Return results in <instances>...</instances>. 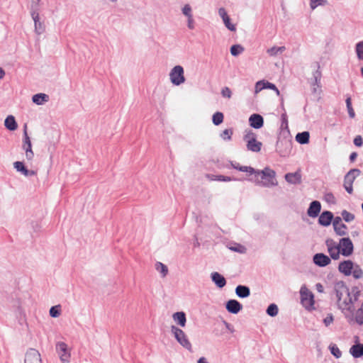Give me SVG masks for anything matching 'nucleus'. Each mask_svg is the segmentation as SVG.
<instances>
[{
    "label": "nucleus",
    "mask_w": 363,
    "mask_h": 363,
    "mask_svg": "<svg viewBox=\"0 0 363 363\" xmlns=\"http://www.w3.org/2000/svg\"><path fill=\"white\" fill-rule=\"evenodd\" d=\"M233 168L240 172H247L250 177L247 181L255 183L257 186L264 187H272L277 185L276 179V172L269 167H264L262 170L255 169L250 166H241L238 163L234 164L230 161Z\"/></svg>",
    "instance_id": "f257e3e1"
},
{
    "label": "nucleus",
    "mask_w": 363,
    "mask_h": 363,
    "mask_svg": "<svg viewBox=\"0 0 363 363\" xmlns=\"http://www.w3.org/2000/svg\"><path fill=\"white\" fill-rule=\"evenodd\" d=\"M341 311L350 324L356 323L359 325H363V305H361L360 308H358L355 313L354 307L344 308Z\"/></svg>",
    "instance_id": "f03ea898"
},
{
    "label": "nucleus",
    "mask_w": 363,
    "mask_h": 363,
    "mask_svg": "<svg viewBox=\"0 0 363 363\" xmlns=\"http://www.w3.org/2000/svg\"><path fill=\"white\" fill-rule=\"evenodd\" d=\"M171 333L174 335L177 341L189 351L192 350V345L185 333L175 325L171 326Z\"/></svg>",
    "instance_id": "7ed1b4c3"
},
{
    "label": "nucleus",
    "mask_w": 363,
    "mask_h": 363,
    "mask_svg": "<svg viewBox=\"0 0 363 363\" xmlns=\"http://www.w3.org/2000/svg\"><path fill=\"white\" fill-rule=\"evenodd\" d=\"M361 174V171L359 169H350L344 177V184L343 186L346 191L352 194L353 192V182L355 179L359 176Z\"/></svg>",
    "instance_id": "20e7f679"
},
{
    "label": "nucleus",
    "mask_w": 363,
    "mask_h": 363,
    "mask_svg": "<svg viewBox=\"0 0 363 363\" xmlns=\"http://www.w3.org/2000/svg\"><path fill=\"white\" fill-rule=\"evenodd\" d=\"M300 295L301 303L306 308V309H312L315 303L314 296L313 293L310 291L305 285H303L300 289Z\"/></svg>",
    "instance_id": "39448f33"
},
{
    "label": "nucleus",
    "mask_w": 363,
    "mask_h": 363,
    "mask_svg": "<svg viewBox=\"0 0 363 363\" xmlns=\"http://www.w3.org/2000/svg\"><path fill=\"white\" fill-rule=\"evenodd\" d=\"M184 68L181 65L174 66L170 73L169 77L172 84L179 86L185 82Z\"/></svg>",
    "instance_id": "423d86ee"
},
{
    "label": "nucleus",
    "mask_w": 363,
    "mask_h": 363,
    "mask_svg": "<svg viewBox=\"0 0 363 363\" xmlns=\"http://www.w3.org/2000/svg\"><path fill=\"white\" fill-rule=\"evenodd\" d=\"M276 149L280 156L284 157L288 155L292 149L291 140L286 138L281 139L279 137L276 145Z\"/></svg>",
    "instance_id": "0eeeda50"
},
{
    "label": "nucleus",
    "mask_w": 363,
    "mask_h": 363,
    "mask_svg": "<svg viewBox=\"0 0 363 363\" xmlns=\"http://www.w3.org/2000/svg\"><path fill=\"white\" fill-rule=\"evenodd\" d=\"M334 291L337 298V308L340 309V306L342 304L341 301L343 294L346 293L347 296H350L349 288L347 286L343 281H339L335 283L334 286Z\"/></svg>",
    "instance_id": "6e6552de"
},
{
    "label": "nucleus",
    "mask_w": 363,
    "mask_h": 363,
    "mask_svg": "<svg viewBox=\"0 0 363 363\" xmlns=\"http://www.w3.org/2000/svg\"><path fill=\"white\" fill-rule=\"evenodd\" d=\"M338 247L340 250L342 255L345 257L350 256L354 251V245L350 238H342L340 240Z\"/></svg>",
    "instance_id": "1a4fd4ad"
},
{
    "label": "nucleus",
    "mask_w": 363,
    "mask_h": 363,
    "mask_svg": "<svg viewBox=\"0 0 363 363\" xmlns=\"http://www.w3.org/2000/svg\"><path fill=\"white\" fill-rule=\"evenodd\" d=\"M55 349L59 354L61 362L68 363L70 361V352L69 351L67 345L64 342H58L56 343Z\"/></svg>",
    "instance_id": "9d476101"
},
{
    "label": "nucleus",
    "mask_w": 363,
    "mask_h": 363,
    "mask_svg": "<svg viewBox=\"0 0 363 363\" xmlns=\"http://www.w3.org/2000/svg\"><path fill=\"white\" fill-rule=\"evenodd\" d=\"M25 363H42L40 354L33 348H30L26 353Z\"/></svg>",
    "instance_id": "9b49d317"
},
{
    "label": "nucleus",
    "mask_w": 363,
    "mask_h": 363,
    "mask_svg": "<svg viewBox=\"0 0 363 363\" xmlns=\"http://www.w3.org/2000/svg\"><path fill=\"white\" fill-rule=\"evenodd\" d=\"M313 263L320 267H325L330 264L331 258L324 253H316L313 257Z\"/></svg>",
    "instance_id": "f8f14e48"
},
{
    "label": "nucleus",
    "mask_w": 363,
    "mask_h": 363,
    "mask_svg": "<svg viewBox=\"0 0 363 363\" xmlns=\"http://www.w3.org/2000/svg\"><path fill=\"white\" fill-rule=\"evenodd\" d=\"M334 219V215L331 211H324L319 216L318 222L320 225L327 227L333 223Z\"/></svg>",
    "instance_id": "ddd939ff"
},
{
    "label": "nucleus",
    "mask_w": 363,
    "mask_h": 363,
    "mask_svg": "<svg viewBox=\"0 0 363 363\" xmlns=\"http://www.w3.org/2000/svg\"><path fill=\"white\" fill-rule=\"evenodd\" d=\"M333 225L334 230L337 235L344 236L347 235L346 230L347 227L345 223H342V218L340 216L335 217Z\"/></svg>",
    "instance_id": "4468645a"
},
{
    "label": "nucleus",
    "mask_w": 363,
    "mask_h": 363,
    "mask_svg": "<svg viewBox=\"0 0 363 363\" xmlns=\"http://www.w3.org/2000/svg\"><path fill=\"white\" fill-rule=\"evenodd\" d=\"M354 264V263L350 259L344 260L339 263L338 270L344 275L350 276L352 274Z\"/></svg>",
    "instance_id": "2eb2a0df"
},
{
    "label": "nucleus",
    "mask_w": 363,
    "mask_h": 363,
    "mask_svg": "<svg viewBox=\"0 0 363 363\" xmlns=\"http://www.w3.org/2000/svg\"><path fill=\"white\" fill-rule=\"evenodd\" d=\"M225 308L230 313L238 314L242 309V305L235 299H230L225 303Z\"/></svg>",
    "instance_id": "dca6fc26"
},
{
    "label": "nucleus",
    "mask_w": 363,
    "mask_h": 363,
    "mask_svg": "<svg viewBox=\"0 0 363 363\" xmlns=\"http://www.w3.org/2000/svg\"><path fill=\"white\" fill-rule=\"evenodd\" d=\"M250 125L255 129H259L264 125V118L258 113H253L249 118Z\"/></svg>",
    "instance_id": "f3484780"
},
{
    "label": "nucleus",
    "mask_w": 363,
    "mask_h": 363,
    "mask_svg": "<svg viewBox=\"0 0 363 363\" xmlns=\"http://www.w3.org/2000/svg\"><path fill=\"white\" fill-rule=\"evenodd\" d=\"M262 89H269L270 90H274L276 92L277 95H278V96L280 95V91L278 89V88L276 86V85L274 84H272L267 81L262 80V81H259L256 83V85H255L256 92L262 90Z\"/></svg>",
    "instance_id": "a211bd4d"
},
{
    "label": "nucleus",
    "mask_w": 363,
    "mask_h": 363,
    "mask_svg": "<svg viewBox=\"0 0 363 363\" xmlns=\"http://www.w3.org/2000/svg\"><path fill=\"white\" fill-rule=\"evenodd\" d=\"M321 211V204L318 201H313L307 210V214L311 218H316L318 216Z\"/></svg>",
    "instance_id": "6ab92c4d"
},
{
    "label": "nucleus",
    "mask_w": 363,
    "mask_h": 363,
    "mask_svg": "<svg viewBox=\"0 0 363 363\" xmlns=\"http://www.w3.org/2000/svg\"><path fill=\"white\" fill-rule=\"evenodd\" d=\"M360 294L361 293L352 294H350V296H347V298L342 301V304L341 306H340V310L348 307L353 308L354 303L358 301Z\"/></svg>",
    "instance_id": "aec40b11"
},
{
    "label": "nucleus",
    "mask_w": 363,
    "mask_h": 363,
    "mask_svg": "<svg viewBox=\"0 0 363 363\" xmlns=\"http://www.w3.org/2000/svg\"><path fill=\"white\" fill-rule=\"evenodd\" d=\"M211 279L218 288L222 289L226 285L225 278L217 272L211 274Z\"/></svg>",
    "instance_id": "412c9836"
},
{
    "label": "nucleus",
    "mask_w": 363,
    "mask_h": 363,
    "mask_svg": "<svg viewBox=\"0 0 363 363\" xmlns=\"http://www.w3.org/2000/svg\"><path fill=\"white\" fill-rule=\"evenodd\" d=\"M284 178L288 183L291 184H300L302 182L300 171H296L294 173H287L285 174Z\"/></svg>",
    "instance_id": "4be33fe9"
},
{
    "label": "nucleus",
    "mask_w": 363,
    "mask_h": 363,
    "mask_svg": "<svg viewBox=\"0 0 363 363\" xmlns=\"http://www.w3.org/2000/svg\"><path fill=\"white\" fill-rule=\"evenodd\" d=\"M30 15L34 21L35 33L38 35L42 34L45 31V26L43 23L40 21L39 13H35L34 11L33 13H31Z\"/></svg>",
    "instance_id": "5701e85b"
},
{
    "label": "nucleus",
    "mask_w": 363,
    "mask_h": 363,
    "mask_svg": "<svg viewBox=\"0 0 363 363\" xmlns=\"http://www.w3.org/2000/svg\"><path fill=\"white\" fill-rule=\"evenodd\" d=\"M235 294L240 298H245L250 296V289L245 285H238L235 288Z\"/></svg>",
    "instance_id": "b1692460"
},
{
    "label": "nucleus",
    "mask_w": 363,
    "mask_h": 363,
    "mask_svg": "<svg viewBox=\"0 0 363 363\" xmlns=\"http://www.w3.org/2000/svg\"><path fill=\"white\" fill-rule=\"evenodd\" d=\"M262 143L256 138H252L247 141V148L252 152H258L261 150Z\"/></svg>",
    "instance_id": "393cba45"
},
{
    "label": "nucleus",
    "mask_w": 363,
    "mask_h": 363,
    "mask_svg": "<svg viewBox=\"0 0 363 363\" xmlns=\"http://www.w3.org/2000/svg\"><path fill=\"white\" fill-rule=\"evenodd\" d=\"M350 353L354 358H359L363 356V344L357 343L350 349Z\"/></svg>",
    "instance_id": "a878e982"
},
{
    "label": "nucleus",
    "mask_w": 363,
    "mask_h": 363,
    "mask_svg": "<svg viewBox=\"0 0 363 363\" xmlns=\"http://www.w3.org/2000/svg\"><path fill=\"white\" fill-rule=\"evenodd\" d=\"M317 67V69L313 74V81L311 82V86H316L317 87L320 86V80L322 77V74L320 70V65L318 62L315 63Z\"/></svg>",
    "instance_id": "bb28decb"
},
{
    "label": "nucleus",
    "mask_w": 363,
    "mask_h": 363,
    "mask_svg": "<svg viewBox=\"0 0 363 363\" xmlns=\"http://www.w3.org/2000/svg\"><path fill=\"white\" fill-rule=\"evenodd\" d=\"M174 320L181 327H184L186 323V313L183 311L176 312L172 315Z\"/></svg>",
    "instance_id": "cd10ccee"
},
{
    "label": "nucleus",
    "mask_w": 363,
    "mask_h": 363,
    "mask_svg": "<svg viewBox=\"0 0 363 363\" xmlns=\"http://www.w3.org/2000/svg\"><path fill=\"white\" fill-rule=\"evenodd\" d=\"M5 127L13 131L17 129L18 124L13 116L9 115L8 116L4 121Z\"/></svg>",
    "instance_id": "c85d7f7f"
},
{
    "label": "nucleus",
    "mask_w": 363,
    "mask_h": 363,
    "mask_svg": "<svg viewBox=\"0 0 363 363\" xmlns=\"http://www.w3.org/2000/svg\"><path fill=\"white\" fill-rule=\"evenodd\" d=\"M32 101L37 105H42L49 101V96L44 93L36 94L33 96Z\"/></svg>",
    "instance_id": "c756f323"
},
{
    "label": "nucleus",
    "mask_w": 363,
    "mask_h": 363,
    "mask_svg": "<svg viewBox=\"0 0 363 363\" xmlns=\"http://www.w3.org/2000/svg\"><path fill=\"white\" fill-rule=\"evenodd\" d=\"M296 140L301 145L308 144L310 141V134L308 131L298 133L296 135Z\"/></svg>",
    "instance_id": "7c9ffc66"
},
{
    "label": "nucleus",
    "mask_w": 363,
    "mask_h": 363,
    "mask_svg": "<svg viewBox=\"0 0 363 363\" xmlns=\"http://www.w3.org/2000/svg\"><path fill=\"white\" fill-rule=\"evenodd\" d=\"M22 148L25 150L26 149H31L32 144L27 132V125L25 124L23 126V138Z\"/></svg>",
    "instance_id": "2f4dec72"
},
{
    "label": "nucleus",
    "mask_w": 363,
    "mask_h": 363,
    "mask_svg": "<svg viewBox=\"0 0 363 363\" xmlns=\"http://www.w3.org/2000/svg\"><path fill=\"white\" fill-rule=\"evenodd\" d=\"M281 123L280 129L283 131V134L287 133V135L290 134L289 125H288V116L286 112L284 111L282 113L281 116Z\"/></svg>",
    "instance_id": "473e14b6"
},
{
    "label": "nucleus",
    "mask_w": 363,
    "mask_h": 363,
    "mask_svg": "<svg viewBox=\"0 0 363 363\" xmlns=\"http://www.w3.org/2000/svg\"><path fill=\"white\" fill-rule=\"evenodd\" d=\"M208 177L211 179V180L213 181H219V182H230V181H238L240 180L239 179H237L235 177H231L224 175H213V174H208Z\"/></svg>",
    "instance_id": "72a5a7b5"
},
{
    "label": "nucleus",
    "mask_w": 363,
    "mask_h": 363,
    "mask_svg": "<svg viewBox=\"0 0 363 363\" xmlns=\"http://www.w3.org/2000/svg\"><path fill=\"white\" fill-rule=\"evenodd\" d=\"M285 50H286L285 46H280V47L273 46L272 48L267 49V54H269V56L274 57V56L281 54Z\"/></svg>",
    "instance_id": "f704fd0d"
},
{
    "label": "nucleus",
    "mask_w": 363,
    "mask_h": 363,
    "mask_svg": "<svg viewBox=\"0 0 363 363\" xmlns=\"http://www.w3.org/2000/svg\"><path fill=\"white\" fill-rule=\"evenodd\" d=\"M224 115L222 112L217 111L212 116V122L215 125H219L223 122Z\"/></svg>",
    "instance_id": "c9c22d12"
},
{
    "label": "nucleus",
    "mask_w": 363,
    "mask_h": 363,
    "mask_svg": "<svg viewBox=\"0 0 363 363\" xmlns=\"http://www.w3.org/2000/svg\"><path fill=\"white\" fill-rule=\"evenodd\" d=\"M155 269L159 272L162 277H165L168 274L167 267L160 262H157L155 264Z\"/></svg>",
    "instance_id": "e433bc0d"
},
{
    "label": "nucleus",
    "mask_w": 363,
    "mask_h": 363,
    "mask_svg": "<svg viewBox=\"0 0 363 363\" xmlns=\"http://www.w3.org/2000/svg\"><path fill=\"white\" fill-rule=\"evenodd\" d=\"M230 53L233 56H238L244 51V48L239 44L233 45L230 47Z\"/></svg>",
    "instance_id": "4c0bfd02"
},
{
    "label": "nucleus",
    "mask_w": 363,
    "mask_h": 363,
    "mask_svg": "<svg viewBox=\"0 0 363 363\" xmlns=\"http://www.w3.org/2000/svg\"><path fill=\"white\" fill-rule=\"evenodd\" d=\"M279 308L275 303H271L269 305L266 310V313L271 317H274L278 314Z\"/></svg>",
    "instance_id": "58836bf2"
},
{
    "label": "nucleus",
    "mask_w": 363,
    "mask_h": 363,
    "mask_svg": "<svg viewBox=\"0 0 363 363\" xmlns=\"http://www.w3.org/2000/svg\"><path fill=\"white\" fill-rule=\"evenodd\" d=\"M345 103L350 118H354L355 117V112L352 108V100L350 96L347 97Z\"/></svg>",
    "instance_id": "ea45409f"
},
{
    "label": "nucleus",
    "mask_w": 363,
    "mask_h": 363,
    "mask_svg": "<svg viewBox=\"0 0 363 363\" xmlns=\"http://www.w3.org/2000/svg\"><path fill=\"white\" fill-rule=\"evenodd\" d=\"M330 257L333 260H337L340 258V250L339 247L330 248L328 250Z\"/></svg>",
    "instance_id": "a19ab883"
},
{
    "label": "nucleus",
    "mask_w": 363,
    "mask_h": 363,
    "mask_svg": "<svg viewBox=\"0 0 363 363\" xmlns=\"http://www.w3.org/2000/svg\"><path fill=\"white\" fill-rule=\"evenodd\" d=\"M352 274L354 277V278L357 279H360L363 276V270L362 269L359 265L354 264Z\"/></svg>",
    "instance_id": "79ce46f5"
},
{
    "label": "nucleus",
    "mask_w": 363,
    "mask_h": 363,
    "mask_svg": "<svg viewBox=\"0 0 363 363\" xmlns=\"http://www.w3.org/2000/svg\"><path fill=\"white\" fill-rule=\"evenodd\" d=\"M13 167L17 172H21L22 174H25L27 168L25 166L23 162L17 161L13 163Z\"/></svg>",
    "instance_id": "37998d69"
},
{
    "label": "nucleus",
    "mask_w": 363,
    "mask_h": 363,
    "mask_svg": "<svg viewBox=\"0 0 363 363\" xmlns=\"http://www.w3.org/2000/svg\"><path fill=\"white\" fill-rule=\"evenodd\" d=\"M49 313H50V315L52 318H57L58 316H60V315L61 313L60 305L52 306L50 309Z\"/></svg>",
    "instance_id": "c03bdc74"
},
{
    "label": "nucleus",
    "mask_w": 363,
    "mask_h": 363,
    "mask_svg": "<svg viewBox=\"0 0 363 363\" xmlns=\"http://www.w3.org/2000/svg\"><path fill=\"white\" fill-rule=\"evenodd\" d=\"M330 351L331 354L337 359L340 358L342 356V352L338 348V347L335 345H330L329 346Z\"/></svg>",
    "instance_id": "a18cd8bd"
},
{
    "label": "nucleus",
    "mask_w": 363,
    "mask_h": 363,
    "mask_svg": "<svg viewBox=\"0 0 363 363\" xmlns=\"http://www.w3.org/2000/svg\"><path fill=\"white\" fill-rule=\"evenodd\" d=\"M355 51L357 58L363 60V41H360L356 44Z\"/></svg>",
    "instance_id": "49530a36"
},
{
    "label": "nucleus",
    "mask_w": 363,
    "mask_h": 363,
    "mask_svg": "<svg viewBox=\"0 0 363 363\" xmlns=\"http://www.w3.org/2000/svg\"><path fill=\"white\" fill-rule=\"evenodd\" d=\"M233 134V130L232 128L225 129L221 133L220 137L224 140H230L232 139V135Z\"/></svg>",
    "instance_id": "de8ad7c7"
},
{
    "label": "nucleus",
    "mask_w": 363,
    "mask_h": 363,
    "mask_svg": "<svg viewBox=\"0 0 363 363\" xmlns=\"http://www.w3.org/2000/svg\"><path fill=\"white\" fill-rule=\"evenodd\" d=\"M341 216L345 222H351L354 219V215L352 213L348 212L346 210H343L341 213Z\"/></svg>",
    "instance_id": "09e8293b"
},
{
    "label": "nucleus",
    "mask_w": 363,
    "mask_h": 363,
    "mask_svg": "<svg viewBox=\"0 0 363 363\" xmlns=\"http://www.w3.org/2000/svg\"><path fill=\"white\" fill-rule=\"evenodd\" d=\"M223 21L224 25L228 30H230V31L236 30L235 25H234L231 23L230 16H228V17L223 18Z\"/></svg>",
    "instance_id": "8fccbe9b"
},
{
    "label": "nucleus",
    "mask_w": 363,
    "mask_h": 363,
    "mask_svg": "<svg viewBox=\"0 0 363 363\" xmlns=\"http://www.w3.org/2000/svg\"><path fill=\"white\" fill-rule=\"evenodd\" d=\"M327 0H310V7L314 10L318 6H323L326 4Z\"/></svg>",
    "instance_id": "3c124183"
},
{
    "label": "nucleus",
    "mask_w": 363,
    "mask_h": 363,
    "mask_svg": "<svg viewBox=\"0 0 363 363\" xmlns=\"http://www.w3.org/2000/svg\"><path fill=\"white\" fill-rule=\"evenodd\" d=\"M40 0H31L30 4V14L35 13H39V6H40Z\"/></svg>",
    "instance_id": "603ef678"
},
{
    "label": "nucleus",
    "mask_w": 363,
    "mask_h": 363,
    "mask_svg": "<svg viewBox=\"0 0 363 363\" xmlns=\"http://www.w3.org/2000/svg\"><path fill=\"white\" fill-rule=\"evenodd\" d=\"M325 201L328 203L335 204L336 203L335 197L331 192L326 193L324 196Z\"/></svg>",
    "instance_id": "864d4df0"
},
{
    "label": "nucleus",
    "mask_w": 363,
    "mask_h": 363,
    "mask_svg": "<svg viewBox=\"0 0 363 363\" xmlns=\"http://www.w3.org/2000/svg\"><path fill=\"white\" fill-rule=\"evenodd\" d=\"M252 138H256L257 135L255 133H253L251 130H249L246 132V134L243 137V140L247 143Z\"/></svg>",
    "instance_id": "5fc2aeb1"
},
{
    "label": "nucleus",
    "mask_w": 363,
    "mask_h": 363,
    "mask_svg": "<svg viewBox=\"0 0 363 363\" xmlns=\"http://www.w3.org/2000/svg\"><path fill=\"white\" fill-rule=\"evenodd\" d=\"M221 95L224 98L230 99L232 96V91L228 87L225 86L222 89Z\"/></svg>",
    "instance_id": "6e6d98bb"
},
{
    "label": "nucleus",
    "mask_w": 363,
    "mask_h": 363,
    "mask_svg": "<svg viewBox=\"0 0 363 363\" xmlns=\"http://www.w3.org/2000/svg\"><path fill=\"white\" fill-rule=\"evenodd\" d=\"M182 13L186 16V17H189V16H192V13H191V7L190 6L189 4H186L183 8H182Z\"/></svg>",
    "instance_id": "4d7b16f0"
},
{
    "label": "nucleus",
    "mask_w": 363,
    "mask_h": 363,
    "mask_svg": "<svg viewBox=\"0 0 363 363\" xmlns=\"http://www.w3.org/2000/svg\"><path fill=\"white\" fill-rule=\"evenodd\" d=\"M325 245L328 247V250L330 249V247L331 248H334V247H338V244H337L334 240H333L332 238H328L326 240H325Z\"/></svg>",
    "instance_id": "13d9d810"
},
{
    "label": "nucleus",
    "mask_w": 363,
    "mask_h": 363,
    "mask_svg": "<svg viewBox=\"0 0 363 363\" xmlns=\"http://www.w3.org/2000/svg\"><path fill=\"white\" fill-rule=\"evenodd\" d=\"M334 320L333 315L330 313L323 319V323L325 326H329Z\"/></svg>",
    "instance_id": "bf43d9fd"
},
{
    "label": "nucleus",
    "mask_w": 363,
    "mask_h": 363,
    "mask_svg": "<svg viewBox=\"0 0 363 363\" xmlns=\"http://www.w3.org/2000/svg\"><path fill=\"white\" fill-rule=\"evenodd\" d=\"M353 143H354V145H356L357 147H362L363 145V139H362V136L357 135L354 138Z\"/></svg>",
    "instance_id": "052dcab7"
},
{
    "label": "nucleus",
    "mask_w": 363,
    "mask_h": 363,
    "mask_svg": "<svg viewBox=\"0 0 363 363\" xmlns=\"http://www.w3.org/2000/svg\"><path fill=\"white\" fill-rule=\"evenodd\" d=\"M26 157L28 160H31L34 157V153L31 149H26Z\"/></svg>",
    "instance_id": "680f3d73"
},
{
    "label": "nucleus",
    "mask_w": 363,
    "mask_h": 363,
    "mask_svg": "<svg viewBox=\"0 0 363 363\" xmlns=\"http://www.w3.org/2000/svg\"><path fill=\"white\" fill-rule=\"evenodd\" d=\"M230 249L234 252H238L240 253L244 252L245 250V247L240 244L238 245V246L235 247H230Z\"/></svg>",
    "instance_id": "e2e57ef3"
},
{
    "label": "nucleus",
    "mask_w": 363,
    "mask_h": 363,
    "mask_svg": "<svg viewBox=\"0 0 363 363\" xmlns=\"http://www.w3.org/2000/svg\"><path fill=\"white\" fill-rule=\"evenodd\" d=\"M188 18V23H187V26L189 29L192 30L194 28V18H193V15L191 16H189L187 17Z\"/></svg>",
    "instance_id": "0e129e2a"
},
{
    "label": "nucleus",
    "mask_w": 363,
    "mask_h": 363,
    "mask_svg": "<svg viewBox=\"0 0 363 363\" xmlns=\"http://www.w3.org/2000/svg\"><path fill=\"white\" fill-rule=\"evenodd\" d=\"M218 14L223 20V18L229 16L224 8H220L218 9Z\"/></svg>",
    "instance_id": "69168bd1"
},
{
    "label": "nucleus",
    "mask_w": 363,
    "mask_h": 363,
    "mask_svg": "<svg viewBox=\"0 0 363 363\" xmlns=\"http://www.w3.org/2000/svg\"><path fill=\"white\" fill-rule=\"evenodd\" d=\"M31 225L35 232H38L41 228V225L38 221L32 222Z\"/></svg>",
    "instance_id": "338daca9"
},
{
    "label": "nucleus",
    "mask_w": 363,
    "mask_h": 363,
    "mask_svg": "<svg viewBox=\"0 0 363 363\" xmlns=\"http://www.w3.org/2000/svg\"><path fill=\"white\" fill-rule=\"evenodd\" d=\"M349 293H350V294L361 293V290L358 286H354L351 288V289H349Z\"/></svg>",
    "instance_id": "774afa93"
}]
</instances>
